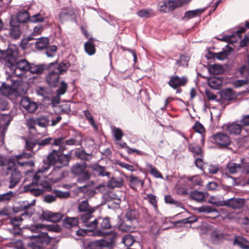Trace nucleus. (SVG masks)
I'll list each match as a JSON object with an SVG mask.
<instances>
[{
  "mask_svg": "<svg viewBox=\"0 0 249 249\" xmlns=\"http://www.w3.org/2000/svg\"><path fill=\"white\" fill-rule=\"evenodd\" d=\"M5 65L10 71L12 76L19 77L28 71L30 62L25 59H18V53L17 49L9 48L2 52Z\"/></svg>",
  "mask_w": 249,
  "mask_h": 249,
  "instance_id": "1",
  "label": "nucleus"
},
{
  "mask_svg": "<svg viewBox=\"0 0 249 249\" xmlns=\"http://www.w3.org/2000/svg\"><path fill=\"white\" fill-rule=\"evenodd\" d=\"M70 66L68 62L58 63L55 61L48 64L46 70L48 71L46 81L48 85L51 87H57L59 82L60 75L66 72Z\"/></svg>",
  "mask_w": 249,
  "mask_h": 249,
  "instance_id": "2",
  "label": "nucleus"
},
{
  "mask_svg": "<svg viewBox=\"0 0 249 249\" xmlns=\"http://www.w3.org/2000/svg\"><path fill=\"white\" fill-rule=\"evenodd\" d=\"M77 210L81 213L80 219L83 223H87L93 217L96 208L89 205L88 200H84L79 203Z\"/></svg>",
  "mask_w": 249,
  "mask_h": 249,
  "instance_id": "3",
  "label": "nucleus"
},
{
  "mask_svg": "<svg viewBox=\"0 0 249 249\" xmlns=\"http://www.w3.org/2000/svg\"><path fill=\"white\" fill-rule=\"evenodd\" d=\"M245 199L238 197H232L226 200H219L214 203L217 206H225L236 210L242 209L245 205Z\"/></svg>",
  "mask_w": 249,
  "mask_h": 249,
  "instance_id": "4",
  "label": "nucleus"
},
{
  "mask_svg": "<svg viewBox=\"0 0 249 249\" xmlns=\"http://www.w3.org/2000/svg\"><path fill=\"white\" fill-rule=\"evenodd\" d=\"M212 141L220 148H226L231 143V139L229 135L223 132H217L212 137Z\"/></svg>",
  "mask_w": 249,
  "mask_h": 249,
  "instance_id": "5",
  "label": "nucleus"
},
{
  "mask_svg": "<svg viewBox=\"0 0 249 249\" xmlns=\"http://www.w3.org/2000/svg\"><path fill=\"white\" fill-rule=\"evenodd\" d=\"M37 178V174H36L34 176L32 182L24 186V192L29 193L35 196H38L44 193V190L41 189L40 185L38 184V178Z\"/></svg>",
  "mask_w": 249,
  "mask_h": 249,
  "instance_id": "6",
  "label": "nucleus"
},
{
  "mask_svg": "<svg viewBox=\"0 0 249 249\" xmlns=\"http://www.w3.org/2000/svg\"><path fill=\"white\" fill-rule=\"evenodd\" d=\"M35 204V200H33L31 203L28 201L22 202V204L19 206H14L13 211L15 213L19 212H23L21 214V216H27V217H31L34 212V209L33 207Z\"/></svg>",
  "mask_w": 249,
  "mask_h": 249,
  "instance_id": "7",
  "label": "nucleus"
},
{
  "mask_svg": "<svg viewBox=\"0 0 249 249\" xmlns=\"http://www.w3.org/2000/svg\"><path fill=\"white\" fill-rule=\"evenodd\" d=\"M220 97V99L217 100V102L226 106L229 105L231 101L237 98V95L235 91L230 88L222 89L221 91Z\"/></svg>",
  "mask_w": 249,
  "mask_h": 249,
  "instance_id": "8",
  "label": "nucleus"
},
{
  "mask_svg": "<svg viewBox=\"0 0 249 249\" xmlns=\"http://www.w3.org/2000/svg\"><path fill=\"white\" fill-rule=\"evenodd\" d=\"M98 224L102 229L107 230L110 229L111 227L110 218L108 217L105 218L99 217L90 223H88L86 225L88 227H90L94 229L97 228Z\"/></svg>",
  "mask_w": 249,
  "mask_h": 249,
  "instance_id": "9",
  "label": "nucleus"
},
{
  "mask_svg": "<svg viewBox=\"0 0 249 249\" xmlns=\"http://www.w3.org/2000/svg\"><path fill=\"white\" fill-rule=\"evenodd\" d=\"M159 11L163 13L173 11L178 8L176 0H164L158 3Z\"/></svg>",
  "mask_w": 249,
  "mask_h": 249,
  "instance_id": "10",
  "label": "nucleus"
},
{
  "mask_svg": "<svg viewBox=\"0 0 249 249\" xmlns=\"http://www.w3.org/2000/svg\"><path fill=\"white\" fill-rule=\"evenodd\" d=\"M7 171H11V175L10 178V182L9 185V188H13L19 182L21 178V173L16 168L9 165L7 167Z\"/></svg>",
  "mask_w": 249,
  "mask_h": 249,
  "instance_id": "11",
  "label": "nucleus"
},
{
  "mask_svg": "<svg viewBox=\"0 0 249 249\" xmlns=\"http://www.w3.org/2000/svg\"><path fill=\"white\" fill-rule=\"evenodd\" d=\"M224 128L231 135L237 136L240 134L243 128L237 121L228 123L223 125Z\"/></svg>",
  "mask_w": 249,
  "mask_h": 249,
  "instance_id": "12",
  "label": "nucleus"
},
{
  "mask_svg": "<svg viewBox=\"0 0 249 249\" xmlns=\"http://www.w3.org/2000/svg\"><path fill=\"white\" fill-rule=\"evenodd\" d=\"M188 82L186 76L179 77L177 75L171 76L170 80L168 82V85L174 89L181 86H184Z\"/></svg>",
  "mask_w": 249,
  "mask_h": 249,
  "instance_id": "13",
  "label": "nucleus"
},
{
  "mask_svg": "<svg viewBox=\"0 0 249 249\" xmlns=\"http://www.w3.org/2000/svg\"><path fill=\"white\" fill-rule=\"evenodd\" d=\"M42 217L47 221L56 223L62 219L63 215L60 213H53L49 211H43Z\"/></svg>",
  "mask_w": 249,
  "mask_h": 249,
  "instance_id": "14",
  "label": "nucleus"
},
{
  "mask_svg": "<svg viewBox=\"0 0 249 249\" xmlns=\"http://www.w3.org/2000/svg\"><path fill=\"white\" fill-rule=\"evenodd\" d=\"M49 179L53 182H57L65 177L61 166H54L53 171L49 175Z\"/></svg>",
  "mask_w": 249,
  "mask_h": 249,
  "instance_id": "15",
  "label": "nucleus"
},
{
  "mask_svg": "<svg viewBox=\"0 0 249 249\" xmlns=\"http://www.w3.org/2000/svg\"><path fill=\"white\" fill-rule=\"evenodd\" d=\"M20 106L30 113H33L36 110L37 106L36 103L30 100L28 97H22L20 102Z\"/></svg>",
  "mask_w": 249,
  "mask_h": 249,
  "instance_id": "16",
  "label": "nucleus"
},
{
  "mask_svg": "<svg viewBox=\"0 0 249 249\" xmlns=\"http://www.w3.org/2000/svg\"><path fill=\"white\" fill-rule=\"evenodd\" d=\"M47 66L48 65L45 64L35 65L34 63H30L28 71H30L32 74H40L46 70Z\"/></svg>",
  "mask_w": 249,
  "mask_h": 249,
  "instance_id": "17",
  "label": "nucleus"
},
{
  "mask_svg": "<svg viewBox=\"0 0 249 249\" xmlns=\"http://www.w3.org/2000/svg\"><path fill=\"white\" fill-rule=\"evenodd\" d=\"M30 238H36V242L41 244H48L50 242V238L46 232H38L36 234L32 235Z\"/></svg>",
  "mask_w": 249,
  "mask_h": 249,
  "instance_id": "18",
  "label": "nucleus"
},
{
  "mask_svg": "<svg viewBox=\"0 0 249 249\" xmlns=\"http://www.w3.org/2000/svg\"><path fill=\"white\" fill-rule=\"evenodd\" d=\"M71 151H70L67 154L59 153L57 164H59V165H57V166H61V168H62L68 166L71 159Z\"/></svg>",
  "mask_w": 249,
  "mask_h": 249,
  "instance_id": "19",
  "label": "nucleus"
},
{
  "mask_svg": "<svg viewBox=\"0 0 249 249\" xmlns=\"http://www.w3.org/2000/svg\"><path fill=\"white\" fill-rule=\"evenodd\" d=\"M188 150L193 154L194 158L203 157V150L201 147L196 143H190L188 145Z\"/></svg>",
  "mask_w": 249,
  "mask_h": 249,
  "instance_id": "20",
  "label": "nucleus"
},
{
  "mask_svg": "<svg viewBox=\"0 0 249 249\" xmlns=\"http://www.w3.org/2000/svg\"><path fill=\"white\" fill-rule=\"evenodd\" d=\"M124 184L122 178L120 177H112L110 178L107 183V186L109 188H121Z\"/></svg>",
  "mask_w": 249,
  "mask_h": 249,
  "instance_id": "21",
  "label": "nucleus"
},
{
  "mask_svg": "<svg viewBox=\"0 0 249 249\" xmlns=\"http://www.w3.org/2000/svg\"><path fill=\"white\" fill-rule=\"evenodd\" d=\"M36 40V38H35L32 36L29 35L22 38L20 43V47L23 49L32 47L33 45L35 46V42Z\"/></svg>",
  "mask_w": 249,
  "mask_h": 249,
  "instance_id": "22",
  "label": "nucleus"
},
{
  "mask_svg": "<svg viewBox=\"0 0 249 249\" xmlns=\"http://www.w3.org/2000/svg\"><path fill=\"white\" fill-rule=\"evenodd\" d=\"M114 240L112 238L109 241H107V240L101 239L97 240L93 242L91 245V247H95L97 248H101L102 247H112L114 244Z\"/></svg>",
  "mask_w": 249,
  "mask_h": 249,
  "instance_id": "23",
  "label": "nucleus"
},
{
  "mask_svg": "<svg viewBox=\"0 0 249 249\" xmlns=\"http://www.w3.org/2000/svg\"><path fill=\"white\" fill-rule=\"evenodd\" d=\"M49 44V40L48 37H40L36 38L35 42V48L38 50L45 49Z\"/></svg>",
  "mask_w": 249,
  "mask_h": 249,
  "instance_id": "24",
  "label": "nucleus"
},
{
  "mask_svg": "<svg viewBox=\"0 0 249 249\" xmlns=\"http://www.w3.org/2000/svg\"><path fill=\"white\" fill-rule=\"evenodd\" d=\"M51 117H52L51 116L40 115L36 118V123L40 127H46L50 125Z\"/></svg>",
  "mask_w": 249,
  "mask_h": 249,
  "instance_id": "25",
  "label": "nucleus"
},
{
  "mask_svg": "<svg viewBox=\"0 0 249 249\" xmlns=\"http://www.w3.org/2000/svg\"><path fill=\"white\" fill-rule=\"evenodd\" d=\"M93 171H95L99 176H107L109 177L111 173L106 171V167L98 164H95L91 166Z\"/></svg>",
  "mask_w": 249,
  "mask_h": 249,
  "instance_id": "26",
  "label": "nucleus"
},
{
  "mask_svg": "<svg viewBox=\"0 0 249 249\" xmlns=\"http://www.w3.org/2000/svg\"><path fill=\"white\" fill-rule=\"evenodd\" d=\"M139 214L136 209H129L125 213V218L126 221L132 223L137 221Z\"/></svg>",
  "mask_w": 249,
  "mask_h": 249,
  "instance_id": "27",
  "label": "nucleus"
},
{
  "mask_svg": "<svg viewBox=\"0 0 249 249\" xmlns=\"http://www.w3.org/2000/svg\"><path fill=\"white\" fill-rule=\"evenodd\" d=\"M79 223V219L76 217H67L63 220V226L68 229H71L72 227H77Z\"/></svg>",
  "mask_w": 249,
  "mask_h": 249,
  "instance_id": "28",
  "label": "nucleus"
},
{
  "mask_svg": "<svg viewBox=\"0 0 249 249\" xmlns=\"http://www.w3.org/2000/svg\"><path fill=\"white\" fill-rule=\"evenodd\" d=\"M87 168V164L76 163L71 167V173L75 176L81 174Z\"/></svg>",
  "mask_w": 249,
  "mask_h": 249,
  "instance_id": "29",
  "label": "nucleus"
},
{
  "mask_svg": "<svg viewBox=\"0 0 249 249\" xmlns=\"http://www.w3.org/2000/svg\"><path fill=\"white\" fill-rule=\"evenodd\" d=\"M59 151L56 150H53L47 156L46 161H49L52 165L57 166Z\"/></svg>",
  "mask_w": 249,
  "mask_h": 249,
  "instance_id": "30",
  "label": "nucleus"
},
{
  "mask_svg": "<svg viewBox=\"0 0 249 249\" xmlns=\"http://www.w3.org/2000/svg\"><path fill=\"white\" fill-rule=\"evenodd\" d=\"M234 245L239 246L242 249H249V241L242 236L235 237Z\"/></svg>",
  "mask_w": 249,
  "mask_h": 249,
  "instance_id": "31",
  "label": "nucleus"
},
{
  "mask_svg": "<svg viewBox=\"0 0 249 249\" xmlns=\"http://www.w3.org/2000/svg\"><path fill=\"white\" fill-rule=\"evenodd\" d=\"M197 210L199 213H203L206 214L214 213H215V217H217L220 215L219 211L216 209L210 206H202L197 208Z\"/></svg>",
  "mask_w": 249,
  "mask_h": 249,
  "instance_id": "32",
  "label": "nucleus"
},
{
  "mask_svg": "<svg viewBox=\"0 0 249 249\" xmlns=\"http://www.w3.org/2000/svg\"><path fill=\"white\" fill-rule=\"evenodd\" d=\"M74 15V11L72 9H63L59 14V19L61 22H63Z\"/></svg>",
  "mask_w": 249,
  "mask_h": 249,
  "instance_id": "33",
  "label": "nucleus"
},
{
  "mask_svg": "<svg viewBox=\"0 0 249 249\" xmlns=\"http://www.w3.org/2000/svg\"><path fill=\"white\" fill-rule=\"evenodd\" d=\"M208 84L212 88L218 89L222 84V79L219 77H212L209 79Z\"/></svg>",
  "mask_w": 249,
  "mask_h": 249,
  "instance_id": "34",
  "label": "nucleus"
},
{
  "mask_svg": "<svg viewBox=\"0 0 249 249\" xmlns=\"http://www.w3.org/2000/svg\"><path fill=\"white\" fill-rule=\"evenodd\" d=\"M94 40L93 38L90 37L84 45L86 52L90 55L94 54L95 53V45L93 44Z\"/></svg>",
  "mask_w": 249,
  "mask_h": 249,
  "instance_id": "35",
  "label": "nucleus"
},
{
  "mask_svg": "<svg viewBox=\"0 0 249 249\" xmlns=\"http://www.w3.org/2000/svg\"><path fill=\"white\" fill-rule=\"evenodd\" d=\"M205 9L200 8L186 11L185 13V15L183 18H186L187 19H189L192 18H195L201 14L205 11Z\"/></svg>",
  "mask_w": 249,
  "mask_h": 249,
  "instance_id": "36",
  "label": "nucleus"
},
{
  "mask_svg": "<svg viewBox=\"0 0 249 249\" xmlns=\"http://www.w3.org/2000/svg\"><path fill=\"white\" fill-rule=\"evenodd\" d=\"M239 123L247 134H249V114L242 115Z\"/></svg>",
  "mask_w": 249,
  "mask_h": 249,
  "instance_id": "37",
  "label": "nucleus"
},
{
  "mask_svg": "<svg viewBox=\"0 0 249 249\" xmlns=\"http://www.w3.org/2000/svg\"><path fill=\"white\" fill-rule=\"evenodd\" d=\"M17 18L20 23H24L29 21L30 16L27 11L23 10L18 13Z\"/></svg>",
  "mask_w": 249,
  "mask_h": 249,
  "instance_id": "38",
  "label": "nucleus"
},
{
  "mask_svg": "<svg viewBox=\"0 0 249 249\" xmlns=\"http://www.w3.org/2000/svg\"><path fill=\"white\" fill-rule=\"evenodd\" d=\"M137 14L140 18H147L155 15L153 10L151 8L140 10L137 12Z\"/></svg>",
  "mask_w": 249,
  "mask_h": 249,
  "instance_id": "39",
  "label": "nucleus"
},
{
  "mask_svg": "<svg viewBox=\"0 0 249 249\" xmlns=\"http://www.w3.org/2000/svg\"><path fill=\"white\" fill-rule=\"evenodd\" d=\"M65 139V137H61L53 139V141L52 142L51 144L59 146V148L58 149V151L63 152L64 150L66 149L64 145V140Z\"/></svg>",
  "mask_w": 249,
  "mask_h": 249,
  "instance_id": "40",
  "label": "nucleus"
},
{
  "mask_svg": "<svg viewBox=\"0 0 249 249\" xmlns=\"http://www.w3.org/2000/svg\"><path fill=\"white\" fill-rule=\"evenodd\" d=\"M0 91L2 94L6 96H9L14 92V89L11 86L3 83L0 87Z\"/></svg>",
  "mask_w": 249,
  "mask_h": 249,
  "instance_id": "41",
  "label": "nucleus"
},
{
  "mask_svg": "<svg viewBox=\"0 0 249 249\" xmlns=\"http://www.w3.org/2000/svg\"><path fill=\"white\" fill-rule=\"evenodd\" d=\"M23 139L25 141V149L27 151H30L33 152L34 148L37 145L36 139H28L25 137H23Z\"/></svg>",
  "mask_w": 249,
  "mask_h": 249,
  "instance_id": "42",
  "label": "nucleus"
},
{
  "mask_svg": "<svg viewBox=\"0 0 249 249\" xmlns=\"http://www.w3.org/2000/svg\"><path fill=\"white\" fill-rule=\"evenodd\" d=\"M75 155L79 159L89 161L91 159L92 153H86L84 150H80L75 152Z\"/></svg>",
  "mask_w": 249,
  "mask_h": 249,
  "instance_id": "43",
  "label": "nucleus"
},
{
  "mask_svg": "<svg viewBox=\"0 0 249 249\" xmlns=\"http://www.w3.org/2000/svg\"><path fill=\"white\" fill-rule=\"evenodd\" d=\"M190 197L192 199L197 202H203L205 199L204 194L201 192L196 190L192 191L190 193Z\"/></svg>",
  "mask_w": 249,
  "mask_h": 249,
  "instance_id": "44",
  "label": "nucleus"
},
{
  "mask_svg": "<svg viewBox=\"0 0 249 249\" xmlns=\"http://www.w3.org/2000/svg\"><path fill=\"white\" fill-rule=\"evenodd\" d=\"M227 168L231 174H234L242 169V166L240 164L230 162L227 165Z\"/></svg>",
  "mask_w": 249,
  "mask_h": 249,
  "instance_id": "45",
  "label": "nucleus"
},
{
  "mask_svg": "<svg viewBox=\"0 0 249 249\" xmlns=\"http://www.w3.org/2000/svg\"><path fill=\"white\" fill-rule=\"evenodd\" d=\"M228 50H223L221 52L216 53V58L220 60H224L226 59L228 56L229 55L230 53L232 50L231 47L229 46L228 45L226 46Z\"/></svg>",
  "mask_w": 249,
  "mask_h": 249,
  "instance_id": "46",
  "label": "nucleus"
},
{
  "mask_svg": "<svg viewBox=\"0 0 249 249\" xmlns=\"http://www.w3.org/2000/svg\"><path fill=\"white\" fill-rule=\"evenodd\" d=\"M208 71L210 73L218 75L223 71L222 66L219 64H213L210 65Z\"/></svg>",
  "mask_w": 249,
  "mask_h": 249,
  "instance_id": "47",
  "label": "nucleus"
},
{
  "mask_svg": "<svg viewBox=\"0 0 249 249\" xmlns=\"http://www.w3.org/2000/svg\"><path fill=\"white\" fill-rule=\"evenodd\" d=\"M37 144L38 147L36 149L38 150L44 146L48 145L50 144H51L52 142L53 141V138L48 137L44 139H36Z\"/></svg>",
  "mask_w": 249,
  "mask_h": 249,
  "instance_id": "48",
  "label": "nucleus"
},
{
  "mask_svg": "<svg viewBox=\"0 0 249 249\" xmlns=\"http://www.w3.org/2000/svg\"><path fill=\"white\" fill-rule=\"evenodd\" d=\"M15 195V193L13 191H9L6 193L0 195V202L7 203L11 200Z\"/></svg>",
  "mask_w": 249,
  "mask_h": 249,
  "instance_id": "49",
  "label": "nucleus"
},
{
  "mask_svg": "<svg viewBox=\"0 0 249 249\" xmlns=\"http://www.w3.org/2000/svg\"><path fill=\"white\" fill-rule=\"evenodd\" d=\"M90 177L91 175L90 173L88 171L85 170L81 174H79L78 175L77 182L81 183H83L89 180Z\"/></svg>",
  "mask_w": 249,
  "mask_h": 249,
  "instance_id": "50",
  "label": "nucleus"
},
{
  "mask_svg": "<svg viewBox=\"0 0 249 249\" xmlns=\"http://www.w3.org/2000/svg\"><path fill=\"white\" fill-rule=\"evenodd\" d=\"M53 193L54 195H55V196H56V198L58 197L59 198H67L71 196L70 192L69 191L64 192L54 189L53 190Z\"/></svg>",
  "mask_w": 249,
  "mask_h": 249,
  "instance_id": "51",
  "label": "nucleus"
},
{
  "mask_svg": "<svg viewBox=\"0 0 249 249\" xmlns=\"http://www.w3.org/2000/svg\"><path fill=\"white\" fill-rule=\"evenodd\" d=\"M57 50V47L55 45H51L47 46L45 49V53L49 57H53L55 54Z\"/></svg>",
  "mask_w": 249,
  "mask_h": 249,
  "instance_id": "52",
  "label": "nucleus"
},
{
  "mask_svg": "<svg viewBox=\"0 0 249 249\" xmlns=\"http://www.w3.org/2000/svg\"><path fill=\"white\" fill-rule=\"evenodd\" d=\"M187 179L191 182L193 186H201L202 182L201 178L198 176L188 177Z\"/></svg>",
  "mask_w": 249,
  "mask_h": 249,
  "instance_id": "53",
  "label": "nucleus"
},
{
  "mask_svg": "<svg viewBox=\"0 0 249 249\" xmlns=\"http://www.w3.org/2000/svg\"><path fill=\"white\" fill-rule=\"evenodd\" d=\"M38 178V184L40 185L41 189L43 190L51 192L52 191V188L50 183L46 180L40 181V177L37 175V178Z\"/></svg>",
  "mask_w": 249,
  "mask_h": 249,
  "instance_id": "54",
  "label": "nucleus"
},
{
  "mask_svg": "<svg viewBox=\"0 0 249 249\" xmlns=\"http://www.w3.org/2000/svg\"><path fill=\"white\" fill-rule=\"evenodd\" d=\"M84 114L89 123L95 129L97 128V126L95 124V121L88 109L83 111Z\"/></svg>",
  "mask_w": 249,
  "mask_h": 249,
  "instance_id": "55",
  "label": "nucleus"
},
{
  "mask_svg": "<svg viewBox=\"0 0 249 249\" xmlns=\"http://www.w3.org/2000/svg\"><path fill=\"white\" fill-rule=\"evenodd\" d=\"M133 236L130 234H126L123 237V242L127 248L130 247L134 242Z\"/></svg>",
  "mask_w": 249,
  "mask_h": 249,
  "instance_id": "56",
  "label": "nucleus"
},
{
  "mask_svg": "<svg viewBox=\"0 0 249 249\" xmlns=\"http://www.w3.org/2000/svg\"><path fill=\"white\" fill-rule=\"evenodd\" d=\"M118 229L120 231L124 232H132L134 230L132 225L127 224L124 222L119 225Z\"/></svg>",
  "mask_w": 249,
  "mask_h": 249,
  "instance_id": "57",
  "label": "nucleus"
},
{
  "mask_svg": "<svg viewBox=\"0 0 249 249\" xmlns=\"http://www.w3.org/2000/svg\"><path fill=\"white\" fill-rule=\"evenodd\" d=\"M10 35L12 37L17 39L21 36V32L19 27H11L10 28Z\"/></svg>",
  "mask_w": 249,
  "mask_h": 249,
  "instance_id": "58",
  "label": "nucleus"
},
{
  "mask_svg": "<svg viewBox=\"0 0 249 249\" xmlns=\"http://www.w3.org/2000/svg\"><path fill=\"white\" fill-rule=\"evenodd\" d=\"M147 167L149 169L150 173L156 178H162V174L156 168L153 167L152 165L149 164Z\"/></svg>",
  "mask_w": 249,
  "mask_h": 249,
  "instance_id": "59",
  "label": "nucleus"
},
{
  "mask_svg": "<svg viewBox=\"0 0 249 249\" xmlns=\"http://www.w3.org/2000/svg\"><path fill=\"white\" fill-rule=\"evenodd\" d=\"M36 93L44 98H47L50 94V91L47 88L39 87L36 89Z\"/></svg>",
  "mask_w": 249,
  "mask_h": 249,
  "instance_id": "60",
  "label": "nucleus"
},
{
  "mask_svg": "<svg viewBox=\"0 0 249 249\" xmlns=\"http://www.w3.org/2000/svg\"><path fill=\"white\" fill-rule=\"evenodd\" d=\"M189 58L184 55L180 56L179 60H176V64L179 66H188Z\"/></svg>",
  "mask_w": 249,
  "mask_h": 249,
  "instance_id": "61",
  "label": "nucleus"
},
{
  "mask_svg": "<svg viewBox=\"0 0 249 249\" xmlns=\"http://www.w3.org/2000/svg\"><path fill=\"white\" fill-rule=\"evenodd\" d=\"M44 20V17L40 14H37L32 16H30L29 22L31 23H38L43 22Z\"/></svg>",
  "mask_w": 249,
  "mask_h": 249,
  "instance_id": "62",
  "label": "nucleus"
},
{
  "mask_svg": "<svg viewBox=\"0 0 249 249\" xmlns=\"http://www.w3.org/2000/svg\"><path fill=\"white\" fill-rule=\"evenodd\" d=\"M68 89V85L64 81H61L60 86L56 90V93L58 95L65 94Z\"/></svg>",
  "mask_w": 249,
  "mask_h": 249,
  "instance_id": "63",
  "label": "nucleus"
},
{
  "mask_svg": "<svg viewBox=\"0 0 249 249\" xmlns=\"http://www.w3.org/2000/svg\"><path fill=\"white\" fill-rule=\"evenodd\" d=\"M114 137L117 141H120L124 135L122 130L119 128L114 127L112 129Z\"/></svg>",
  "mask_w": 249,
  "mask_h": 249,
  "instance_id": "64",
  "label": "nucleus"
}]
</instances>
